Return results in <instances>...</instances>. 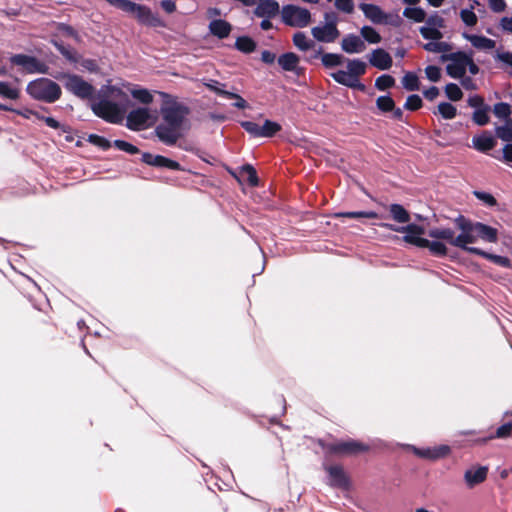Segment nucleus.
I'll return each instance as SVG.
<instances>
[{"mask_svg": "<svg viewBox=\"0 0 512 512\" xmlns=\"http://www.w3.org/2000/svg\"><path fill=\"white\" fill-rule=\"evenodd\" d=\"M282 129L281 125L271 120H265L263 126H261V137L271 138L275 136Z\"/></svg>", "mask_w": 512, "mask_h": 512, "instance_id": "nucleus-37", "label": "nucleus"}, {"mask_svg": "<svg viewBox=\"0 0 512 512\" xmlns=\"http://www.w3.org/2000/svg\"><path fill=\"white\" fill-rule=\"evenodd\" d=\"M389 212L392 219L398 223H409L411 220L410 213L401 204H391Z\"/></svg>", "mask_w": 512, "mask_h": 512, "instance_id": "nucleus-28", "label": "nucleus"}, {"mask_svg": "<svg viewBox=\"0 0 512 512\" xmlns=\"http://www.w3.org/2000/svg\"><path fill=\"white\" fill-rule=\"evenodd\" d=\"M474 195L481 201H483L485 204H487L490 207H493L497 205V200L492 194L481 192V191H475Z\"/></svg>", "mask_w": 512, "mask_h": 512, "instance_id": "nucleus-62", "label": "nucleus"}, {"mask_svg": "<svg viewBox=\"0 0 512 512\" xmlns=\"http://www.w3.org/2000/svg\"><path fill=\"white\" fill-rule=\"evenodd\" d=\"M401 230H403V233H406V235L403 237V241L411 245L412 242L407 240L408 237L421 238L420 235L425 233L423 226L414 223L402 227Z\"/></svg>", "mask_w": 512, "mask_h": 512, "instance_id": "nucleus-32", "label": "nucleus"}, {"mask_svg": "<svg viewBox=\"0 0 512 512\" xmlns=\"http://www.w3.org/2000/svg\"><path fill=\"white\" fill-rule=\"evenodd\" d=\"M293 44L301 51H308L314 46V42L309 40L304 32H296L293 35Z\"/></svg>", "mask_w": 512, "mask_h": 512, "instance_id": "nucleus-35", "label": "nucleus"}, {"mask_svg": "<svg viewBox=\"0 0 512 512\" xmlns=\"http://www.w3.org/2000/svg\"><path fill=\"white\" fill-rule=\"evenodd\" d=\"M403 87L408 91L419 90V78L413 72H407L402 78Z\"/></svg>", "mask_w": 512, "mask_h": 512, "instance_id": "nucleus-40", "label": "nucleus"}, {"mask_svg": "<svg viewBox=\"0 0 512 512\" xmlns=\"http://www.w3.org/2000/svg\"><path fill=\"white\" fill-rule=\"evenodd\" d=\"M369 62L372 66L380 70H388L393 64L391 55L382 48H377L372 51Z\"/></svg>", "mask_w": 512, "mask_h": 512, "instance_id": "nucleus-18", "label": "nucleus"}, {"mask_svg": "<svg viewBox=\"0 0 512 512\" xmlns=\"http://www.w3.org/2000/svg\"><path fill=\"white\" fill-rule=\"evenodd\" d=\"M333 217L336 219L339 218H352V219H360V218H367V219H377L379 218L378 213L374 211H353V212H337L333 214Z\"/></svg>", "mask_w": 512, "mask_h": 512, "instance_id": "nucleus-30", "label": "nucleus"}, {"mask_svg": "<svg viewBox=\"0 0 512 512\" xmlns=\"http://www.w3.org/2000/svg\"><path fill=\"white\" fill-rule=\"evenodd\" d=\"M241 127L249 133L253 137H261V127L252 121H242L240 122Z\"/></svg>", "mask_w": 512, "mask_h": 512, "instance_id": "nucleus-56", "label": "nucleus"}, {"mask_svg": "<svg viewBox=\"0 0 512 512\" xmlns=\"http://www.w3.org/2000/svg\"><path fill=\"white\" fill-rule=\"evenodd\" d=\"M81 66L89 72L96 73L99 71L97 61L94 59H80Z\"/></svg>", "mask_w": 512, "mask_h": 512, "instance_id": "nucleus-64", "label": "nucleus"}, {"mask_svg": "<svg viewBox=\"0 0 512 512\" xmlns=\"http://www.w3.org/2000/svg\"><path fill=\"white\" fill-rule=\"evenodd\" d=\"M472 143L473 147L481 153H487L497 145L496 139L488 131H483L480 135L474 136Z\"/></svg>", "mask_w": 512, "mask_h": 512, "instance_id": "nucleus-19", "label": "nucleus"}, {"mask_svg": "<svg viewBox=\"0 0 512 512\" xmlns=\"http://www.w3.org/2000/svg\"><path fill=\"white\" fill-rule=\"evenodd\" d=\"M493 113L496 117L507 120L508 118H511L510 115L512 114V107L506 102H498L493 107Z\"/></svg>", "mask_w": 512, "mask_h": 512, "instance_id": "nucleus-41", "label": "nucleus"}, {"mask_svg": "<svg viewBox=\"0 0 512 512\" xmlns=\"http://www.w3.org/2000/svg\"><path fill=\"white\" fill-rule=\"evenodd\" d=\"M282 21L291 27L304 28L311 22V13L308 9L288 4L283 6Z\"/></svg>", "mask_w": 512, "mask_h": 512, "instance_id": "nucleus-8", "label": "nucleus"}, {"mask_svg": "<svg viewBox=\"0 0 512 512\" xmlns=\"http://www.w3.org/2000/svg\"><path fill=\"white\" fill-rule=\"evenodd\" d=\"M149 118V110L139 107L128 113L126 126L132 131H140L145 128Z\"/></svg>", "mask_w": 512, "mask_h": 512, "instance_id": "nucleus-13", "label": "nucleus"}, {"mask_svg": "<svg viewBox=\"0 0 512 512\" xmlns=\"http://www.w3.org/2000/svg\"><path fill=\"white\" fill-rule=\"evenodd\" d=\"M0 96L11 100H17L20 97V91L17 88L11 87L9 83L1 81Z\"/></svg>", "mask_w": 512, "mask_h": 512, "instance_id": "nucleus-44", "label": "nucleus"}, {"mask_svg": "<svg viewBox=\"0 0 512 512\" xmlns=\"http://www.w3.org/2000/svg\"><path fill=\"white\" fill-rule=\"evenodd\" d=\"M460 17H461L462 21L467 26H474L477 24V20H478L477 16L472 10H469V9L461 10Z\"/></svg>", "mask_w": 512, "mask_h": 512, "instance_id": "nucleus-57", "label": "nucleus"}, {"mask_svg": "<svg viewBox=\"0 0 512 512\" xmlns=\"http://www.w3.org/2000/svg\"><path fill=\"white\" fill-rule=\"evenodd\" d=\"M407 240L412 242V245L419 248H427L431 255L436 257H445L448 254L447 246L440 241H430L426 238H412L408 237Z\"/></svg>", "mask_w": 512, "mask_h": 512, "instance_id": "nucleus-14", "label": "nucleus"}, {"mask_svg": "<svg viewBox=\"0 0 512 512\" xmlns=\"http://www.w3.org/2000/svg\"><path fill=\"white\" fill-rule=\"evenodd\" d=\"M450 453V447L441 445L433 448H414V454L427 460H438L445 458Z\"/></svg>", "mask_w": 512, "mask_h": 512, "instance_id": "nucleus-16", "label": "nucleus"}, {"mask_svg": "<svg viewBox=\"0 0 512 512\" xmlns=\"http://www.w3.org/2000/svg\"><path fill=\"white\" fill-rule=\"evenodd\" d=\"M426 77L432 82H438L441 78V69L435 65H429L425 68Z\"/></svg>", "mask_w": 512, "mask_h": 512, "instance_id": "nucleus-58", "label": "nucleus"}, {"mask_svg": "<svg viewBox=\"0 0 512 512\" xmlns=\"http://www.w3.org/2000/svg\"><path fill=\"white\" fill-rule=\"evenodd\" d=\"M488 467L480 466L476 470L469 469L464 474V479L469 488L484 482L487 478Z\"/></svg>", "mask_w": 512, "mask_h": 512, "instance_id": "nucleus-21", "label": "nucleus"}, {"mask_svg": "<svg viewBox=\"0 0 512 512\" xmlns=\"http://www.w3.org/2000/svg\"><path fill=\"white\" fill-rule=\"evenodd\" d=\"M26 92L34 100L48 104L58 101L62 96L60 85L49 78L30 81L27 84Z\"/></svg>", "mask_w": 512, "mask_h": 512, "instance_id": "nucleus-4", "label": "nucleus"}, {"mask_svg": "<svg viewBox=\"0 0 512 512\" xmlns=\"http://www.w3.org/2000/svg\"><path fill=\"white\" fill-rule=\"evenodd\" d=\"M360 33L368 43L377 44L381 41L380 34L371 26H363Z\"/></svg>", "mask_w": 512, "mask_h": 512, "instance_id": "nucleus-45", "label": "nucleus"}, {"mask_svg": "<svg viewBox=\"0 0 512 512\" xmlns=\"http://www.w3.org/2000/svg\"><path fill=\"white\" fill-rule=\"evenodd\" d=\"M300 61L298 55L293 52H286L278 57V64L284 71H296Z\"/></svg>", "mask_w": 512, "mask_h": 512, "instance_id": "nucleus-27", "label": "nucleus"}, {"mask_svg": "<svg viewBox=\"0 0 512 512\" xmlns=\"http://www.w3.org/2000/svg\"><path fill=\"white\" fill-rule=\"evenodd\" d=\"M344 57L341 54H335V53H324L322 55V64L327 67H335L338 65H341L343 62Z\"/></svg>", "mask_w": 512, "mask_h": 512, "instance_id": "nucleus-46", "label": "nucleus"}, {"mask_svg": "<svg viewBox=\"0 0 512 512\" xmlns=\"http://www.w3.org/2000/svg\"><path fill=\"white\" fill-rule=\"evenodd\" d=\"M467 103L470 107L475 108V110L487 106V104L484 101V98L480 95L470 96L467 100Z\"/></svg>", "mask_w": 512, "mask_h": 512, "instance_id": "nucleus-63", "label": "nucleus"}, {"mask_svg": "<svg viewBox=\"0 0 512 512\" xmlns=\"http://www.w3.org/2000/svg\"><path fill=\"white\" fill-rule=\"evenodd\" d=\"M347 68L352 79H358L366 72V64L358 59L349 60Z\"/></svg>", "mask_w": 512, "mask_h": 512, "instance_id": "nucleus-31", "label": "nucleus"}, {"mask_svg": "<svg viewBox=\"0 0 512 512\" xmlns=\"http://www.w3.org/2000/svg\"><path fill=\"white\" fill-rule=\"evenodd\" d=\"M87 141L102 150L106 151L111 148V142L103 136L97 134H90L87 138Z\"/></svg>", "mask_w": 512, "mask_h": 512, "instance_id": "nucleus-50", "label": "nucleus"}, {"mask_svg": "<svg viewBox=\"0 0 512 512\" xmlns=\"http://www.w3.org/2000/svg\"><path fill=\"white\" fill-rule=\"evenodd\" d=\"M341 48L344 52L361 53L366 49L364 41L357 35L349 34L342 39Z\"/></svg>", "mask_w": 512, "mask_h": 512, "instance_id": "nucleus-20", "label": "nucleus"}, {"mask_svg": "<svg viewBox=\"0 0 512 512\" xmlns=\"http://www.w3.org/2000/svg\"><path fill=\"white\" fill-rule=\"evenodd\" d=\"M463 37L468 40L475 48L480 50H491L495 48L496 42L482 35L463 33Z\"/></svg>", "mask_w": 512, "mask_h": 512, "instance_id": "nucleus-25", "label": "nucleus"}, {"mask_svg": "<svg viewBox=\"0 0 512 512\" xmlns=\"http://www.w3.org/2000/svg\"><path fill=\"white\" fill-rule=\"evenodd\" d=\"M209 30L212 35L219 39H225L229 36L232 26L226 20L215 19L210 22Z\"/></svg>", "mask_w": 512, "mask_h": 512, "instance_id": "nucleus-24", "label": "nucleus"}, {"mask_svg": "<svg viewBox=\"0 0 512 512\" xmlns=\"http://www.w3.org/2000/svg\"><path fill=\"white\" fill-rule=\"evenodd\" d=\"M141 161L149 166L157 167V168H167L170 170L179 171L182 170V167L179 162L167 158L162 155H154L149 152H143Z\"/></svg>", "mask_w": 512, "mask_h": 512, "instance_id": "nucleus-12", "label": "nucleus"}, {"mask_svg": "<svg viewBox=\"0 0 512 512\" xmlns=\"http://www.w3.org/2000/svg\"><path fill=\"white\" fill-rule=\"evenodd\" d=\"M395 85V79L389 74H383L375 80V87L380 91H385Z\"/></svg>", "mask_w": 512, "mask_h": 512, "instance_id": "nucleus-48", "label": "nucleus"}, {"mask_svg": "<svg viewBox=\"0 0 512 512\" xmlns=\"http://www.w3.org/2000/svg\"><path fill=\"white\" fill-rule=\"evenodd\" d=\"M110 5L127 13L135 14L137 21L149 27H164L163 20L145 5L130 0H106Z\"/></svg>", "mask_w": 512, "mask_h": 512, "instance_id": "nucleus-3", "label": "nucleus"}, {"mask_svg": "<svg viewBox=\"0 0 512 512\" xmlns=\"http://www.w3.org/2000/svg\"><path fill=\"white\" fill-rule=\"evenodd\" d=\"M330 76L339 84L349 87L352 77L348 71L339 70L330 74Z\"/></svg>", "mask_w": 512, "mask_h": 512, "instance_id": "nucleus-55", "label": "nucleus"}, {"mask_svg": "<svg viewBox=\"0 0 512 512\" xmlns=\"http://www.w3.org/2000/svg\"><path fill=\"white\" fill-rule=\"evenodd\" d=\"M239 174H240V177H238L235 174H233L234 177L239 182H241V179H245L246 183L250 187H257L259 185V178H258V175H257V171H256V169L252 165H250V164L243 165L240 168Z\"/></svg>", "mask_w": 512, "mask_h": 512, "instance_id": "nucleus-26", "label": "nucleus"}, {"mask_svg": "<svg viewBox=\"0 0 512 512\" xmlns=\"http://www.w3.org/2000/svg\"><path fill=\"white\" fill-rule=\"evenodd\" d=\"M91 110L97 117L112 124L122 123L125 114V111L117 103L106 99L92 103Z\"/></svg>", "mask_w": 512, "mask_h": 512, "instance_id": "nucleus-6", "label": "nucleus"}, {"mask_svg": "<svg viewBox=\"0 0 512 512\" xmlns=\"http://www.w3.org/2000/svg\"><path fill=\"white\" fill-rule=\"evenodd\" d=\"M423 48L428 52L433 53H446L452 50L451 44L441 41H431L423 45Z\"/></svg>", "mask_w": 512, "mask_h": 512, "instance_id": "nucleus-38", "label": "nucleus"}, {"mask_svg": "<svg viewBox=\"0 0 512 512\" xmlns=\"http://www.w3.org/2000/svg\"><path fill=\"white\" fill-rule=\"evenodd\" d=\"M423 106L421 97L417 94L409 95L404 104V109L409 111H417Z\"/></svg>", "mask_w": 512, "mask_h": 512, "instance_id": "nucleus-52", "label": "nucleus"}, {"mask_svg": "<svg viewBox=\"0 0 512 512\" xmlns=\"http://www.w3.org/2000/svg\"><path fill=\"white\" fill-rule=\"evenodd\" d=\"M204 85L212 92L217 94L218 96L226 98L229 95V91L224 89L226 87L225 83H221L214 79H209Z\"/></svg>", "mask_w": 512, "mask_h": 512, "instance_id": "nucleus-42", "label": "nucleus"}, {"mask_svg": "<svg viewBox=\"0 0 512 512\" xmlns=\"http://www.w3.org/2000/svg\"><path fill=\"white\" fill-rule=\"evenodd\" d=\"M420 34L424 39L438 41L443 37L442 32L436 27H421Z\"/></svg>", "mask_w": 512, "mask_h": 512, "instance_id": "nucleus-49", "label": "nucleus"}, {"mask_svg": "<svg viewBox=\"0 0 512 512\" xmlns=\"http://www.w3.org/2000/svg\"><path fill=\"white\" fill-rule=\"evenodd\" d=\"M441 60L451 61V63L446 66V72L450 77L458 79L465 75L470 56L463 51H457L450 54H443Z\"/></svg>", "mask_w": 512, "mask_h": 512, "instance_id": "nucleus-10", "label": "nucleus"}, {"mask_svg": "<svg viewBox=\"0 0 512 512\" xmlns=\"http://www.w3.org/2000/svg\"><path fill=\"white\" fill-rule=\"evenodd\" d=\"M65 89L82 100H91L95 94V87L77 74H64Z\"/></svg>", "mask_w": 512, "mask_h": 512, "instance_id": "nucleus-7", "label": "nucleus"}, {"mask_svg": "<svg viewBox=\"0 0 512 512\" xmlns=\"http://www.w3.org/2000/svg\"><path fill=\"white\" fill-rule=\"evenodd\" d=\"M445 94L451 101H459L463 97V92L455 83H449L445 86Z\"/></svg>", "mask_w": 512, "mask_h": 512, "instance_id": "nucleus-51", "label": "nucleus"}, {"mask_svg": "<svg viewBox=\"0 0 512 512\" xmlns=\"http://www.w3.org/2000/svg\"><path fill=\"white\" fill-rule=\"evenodd\" d=\"M131 94L133 98L143 104H150L153 101V96L147 89H134Z\"/></svg>", "mask_w": 512, "mask_h": 512, "instance_id": "nucleus-54", "label": "nucleus"}, {"mask_svg": "<svg viewBox=\"0 0 512 512\" xmlns=\"http://www.w3.org/2000/svg\"><path fill=\"white\" fill-rule=\"evenodd\" d=\"M468 253L481 256L482 258L487 259V260L493 262L494 264L499 265L504 268H508L511 266V262H510L509 258H507L505 256H501V255L488 253L480 248L468 249Z\"/></svg>", "mask_w": 512, "mask_h": 512, "instance_id": "nucleus-23", "label": "nucleus"}, {"mask_svg": "<svg viewBox=\"0 0 512 512\" xmlns=\"http://www.w3.org/2000/svg\"><path fill=\"white\" fill-rule=\"evenodd\" d=\"M403 15L417 23L423 22L426 18V12L420 7H407Z\"/></svg>", "mask_w": 512, "mask_h": 512, "instance_id": "nucleus-39", "label": "nucleus"}, {"mask_svg": "<svg viewBox=\"0 0 512 512\" xmlns=\"http://www.w3.org/2000/svg\"><path fill=\"white\" fill-rule=\"evenodd\" d=\"M491 108L489 105L484 106L480 109H476L472 114L473 122L478 126H485L489 123L490 117L489 112Z\"/></svg>", "mask_w": 512, "mask_h": 512, "instance_id": "nucleus-34", "label": "nucleus"}, {"mask_svg": "<svg viewBox=\"0 0 512 512\" xmlns=\"http://www.w3.org/2000/svg\"><path fill=\"white\" fill-rule=\"evenodd\" d=\"M454 224L461 231L458 236L451 228H433L428 231V236L433 239L445 240L452 246L460 248L466 252L468 249H474L468 244L476 242L477 238L489 243L498 241V231L496 228L481 222L472 221L463 215H459L454 219Z\"/></svg>", "mask_w": 512, "mask_h": 512, "instance_id": "nucleus-1", "label": "nucleus"}, {"mask_svg": "<svg viewBox=\"0 0 512 512\" xmlns=\"http://www.w3.org/2000/svg\"><path fill=\"white\" fill-rule=\"evenodd\" d=\"M329 475V484L334 488L347 490L350 486V481L341 465H332L326 467Z\"/></svg>", "mask_w": 512, "mask_h": 512, "instance_id": "nucleus-15", "label": "nucleus"}, {"mask_svg": "<svg viewBox=\"0 0 512 512\" xmlns=\"http://www.w3.org/2000/svg\"><path fill=\"white\" fill-rule=\"evenodd\" d=\"M360 9L363 11L365 17L370 19L373 23L381 24L387 19V15L375 4L362 3Z\"/></svg>", "mask_w": 512, "mask_h": 512, "instance_id": "nucleus-22", "label": "nucleus"}, {"mask_svg": "<svg viewBox=\"0 0 512 512\" xmlns=\"http://www.w3.org/2000/svg\"><path fill=\"white\" fill-rule=\"evenodd\" d=\"M280 6L275 0H259L257 7L254 9V15L259 18H274L278 15Z\"/></svg>", "mask_w": 512, "mask_h": 512, "instance_id": "nucleus-17", "label": "nucleus"}, {"mask_svg": "<svg viewBox=\"0 0 512 512\" xmlns=\"http://www.w3.org/2000/svg\"><path fill=\"white\" fill-rule=\"evenodd\" d=\"M495 133L502 141L512 142V118H508L505 125L496 127Z\"/></svg>", "mask_w": 512, "mask_h": 512, "instance_id": "nucleus-36", "label": "nucleus"}, {"mask_svg": "<svg viewBox=\"0 0 512 512\" xmlns=\"http://www.w3.org/2000/svg\"><path fill=\"white\" fill-rule=\"evenodd\" d=\"M326 24L324 26H316L311 29L313 37L325 43L334 42L340 35L337 28V16L334 12H326L324 14Z\"/></svg>", "mask_w": 512, "mask_h": 512, "instance_id": "nucleus-9", "label": "nucleus"}, {"mask_svg": "<svg viewBox=\"0 0 512 512\" xmlns=\"http://www.w3.org/2000/svg\"><path fill=\"white\" fill-rule=\"evenodd\" d=\"M438 112L444 119L447 120H451L457 115L456 107L449 102H441L438 105Z\"/></svg>", "mask_w": 512, "mask_h": 512, "instance_id": "nucleus-47", "label": "nucleus"}, {"mask_svg": "<svg viewBox=\"0 0 512 512\" xmlns=\"http://www.w3.org/2000/svg\"><path fill=\"white\" fill-rule=\"evenodd\" d=\"M335 7L347 14H351L354 11V2L353 0H335Z\"/></svg>", "mask_w": 512, "mask_h": 512, "instance_id": "nucleus-59", "label": "nucleus"}, {"mask_svg": "<svg viewBox=\"0 0 512 512\" xmlns=\"http://www.w3.org/2000/svg\"><path fill=\"white\" fill-rule=\"evenodd\" d=\"M162 96L161 121L155 127L154 132L160 142L167 146H174L190 129L187 117L191 110L167 93H162Z\"/></svg>", "mask_w": 512, "mask_h": 512, "instance_id": "nucleus-2", "label": "nucleus"}, {"mask_svg": "<svg viewBox=\"0 0 512 512\" xmlns=\"http://www.w3.org/2000/svg\"><path fill=\"white\" fill-rule=\"evenodd\" d=\"M113 145L115 148L132 155L140 153V150L137 146L124 140L117 139L113 142Z\"/></svg>", "mask_w": 512, "mask_h": 512, "instance_id": "nucleus-53", "label": "nucleus"}, {"mask_svg": "<svg viewBox=\"0 0 512 512\" xmlns=\"http://www.w3.org/2000/svg\"><path fill=\"white\" fill-rule=\"evenodd\" d=\"M318 444L327 455L340 457L357 456L370 450L369 445L354 439L334 443H326L323 440H319Z\"/></svg>", "mask_w": 512, "mask_h": 512, "instance_id": "nucleus-5", "label": "nucleus"}, {"mask_svg": "<svg viewBox=\"0 0 512 512\" xmlns=\"http://www.w3.org/2000/svg\"><path fill=\"white\" fill-rule=\"evenodd\" d=\"M12 64L22 66L29 74L42 73L47 74L49 67L39 61L36 57L26 54H15L10 58Z\"/></svg>", "mask_w": 512, "mask_h": 512, "instance_id": "nucleus-11", "label": "nucleus"}, {"mask_svg": "<svg viewBox=\"0 0 512 512\" xmlns=\"http://www.w3.org/2000/svg\"><path fill=\"white\" fill-rule=\"evenodd\" d=\"M226 98L227 99H234L235 100V102L232 104L233 107H235V108L246 109V108L249 107L247 101L242 96H240L237 93L229 91V95H227Z\"/></svg>", "mask_w": 512, "mask_h": 512, "instance_id": "nucleus-61", "label": "nucleus"}, {"mask_svg": "<svg viewBox=\"0 0 512 512\" xmlns=\"http://www.w3.org/2000/svg\"><path fill=\"white\" fill-rule=\"evenodd\" d=\"M376 106L381 112L388 113L394 109L395 101L390 95L379 96L376 99Z\"/></svg>", "mask_w": 512, "mask_h": 512, "instance_id": "nucleus-43", "label": "nucleus"}, {"mask_svg": "<svg viewBox=\"0 0 512 512\" xmlns=\"http://www.w3.org/2000/svg\"><path fill=\"white\" fill-rule=\"evenodd\" d=\"M235 47L243 53H252L256 49V42L249 36H240L236 39Z\"/></svg>", "mask_w": 512, "mask_h": 512, "instance_id": "nucleus-33", "label": "nucleus"}, {"mask_svg": "<svg viewBox=\"0 0 512 512\" xmlns=\"http://www.w3.org/2000/svg\"><path fill=\"white\" fill-rule=\"evenodd\" d=\"M512 434V422H507L496 429L494 438H507Z\"/></svg>", "mask_w": 512, "mask_h": 512, "instance_id": "nucleus-60", "label": "nucleus"}, {"mask_svg": "<svg viewBox=\"0 0 512 512\" xmlns=\"http://www.w3.org/2000/svg\"><path fill=\"white\" fill-rule=\"evenodd\" d=\"M52 43L55 46V48L60 52V54L71 63H77L80 61L81 56L77 53V51L74 48L70 46H65L63 43L58 41H53Z\"/></svg>", "mask_w": 512, "mask_h": 512, "instance_id": "nucleus-29", "label": "nucleus"}]
</instances>
